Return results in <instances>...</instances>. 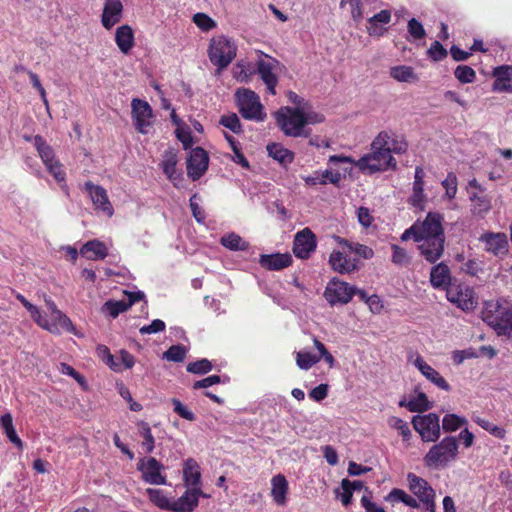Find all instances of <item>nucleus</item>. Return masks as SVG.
Here are the masks:
<instances>
[{
	"label": "nucleus",
	"instance_id": "obj_1",
	"mask_svg": "<svg viewBox=\"0 0 512 512\" xmlns=\"http://www.w3.org/2000/svg\"><path fill=\"white\" fill-rule=\"evenodd\" d=\"M482 319L498 335H509L512 331V309L500 300H490L484 303Z\"/></svg>",
	"mask_w": 512,
	"mask_h": 512
},
{
	"label": "nucleus",
	"instance_id": "obj_2",
	"mask_svg": "<svg viewBox=\"0 0 512 512\" xmlns=\"http://www.w3.org/2000/svg\"><path fill=\"white\" fill-rule=\"evenodd\" d=\"M458 441L453 436H447L438 444L433 445L424 456V462L427 467L441 468L446 467L454 461L458 455Z\"/></svg>",
	"mask_w": 512,
	"mask_h": 512
},
{
	"label": "nucleus",
	"instance_id": "obj_3",
	"mask_svg": "<svg viewBox=\"0 0 512 512\" xmlns=\"http://www.w3.org/2000/svg\"><path fill=\"white\" fill-rule=\"evenodd\" d=\"M237 54V45L230 38L219 35L210 40L208 56L218 72L227 68Z\"/></svg>",
	"mask_w": 512,
	"mask_h": 512
},
{
	"label": "nucleus",
	"instance_id": "obj_4",
	"mask_svg": "<svg viewBox=\"0 0 512 512\" xmlns=\"http://www.w3.org/2000/svg\"><path fill=\"white\" fill-rule=\"evenodd\" d=\"M278 126L286 136L307 137L309 131L305 129L301 108L282 107L275 113Z\"/></svg>",
	"mask_w": 512,
	"mask_h": 512
},
{
	"label": "nucleus",
	"instance_id": "obj_5",
	"mask_svg": "<svg viewBox=\"0 0 512 512\" xmlns=\"http://www.w3.org/2000/svg\"><path fill=\"white\" fill-rule=\"evenodd\" d=\"M355 164L360 171L368 174L397 168V162L392 155L387 153L384 148L376 149L372 146L371 152L363 155Z\"/></svg>",
	"mask_w": 512,
	"mask_h": 512
},
{
	"label": "nucleus",
	"instance_id": "obj_6",
	"mask_svg": "<svg viewBox=\"0 0 512 512\" xmlns=\"http://www.w3.org/2000/svg\"><path fill=\"white\" fill-rule=\"evenodd\" d=\"M236 97L239 112L245 119L260 122L266 118L260 98L254 91L245 88L238 89Z\"/></svg>",
	"mask_w": 512,
	"mask_h": 512
},
{
	"label": "nucleus",
	"instance_id": "obj_7",
	"mask_svg": "<svg viewBox=\"0 0 512 512\" xmlns=\"http://www.w3.org/2000/svg\"><path fill=\"white\" fill-rule=\"evenodd\" d=\"M412 424L424 442H436L440 438V419L436 413L416 415L412 418Z\"/></svg>",
	"mask_w": 512,
	"mask_h": 512
},
{
	"label": "nucleus",
	"instance_id": "obj_8",
	"mask_svg": "<svg viewBox=\"0 0 512 512\" xmlns=\"http://www.w3.org/2000/svg\"><path fill=\"white\" fill-rule=\"evenodd\" d=\"M163 464L154 457L140 458L137 463V470L141 472L144 482L151 485H165L166 476L162 473Z\"/></svg>",
	"mask_w": 512,
	"mask_h": 512
},
{
	"label": "nucleus",
	"instance_id": "obj_9",
	"mask_svg": "<svg viewBox=\"0 0 512 512\" xmlns=\"http://www.w3.org/2000/svg\"><path fill=\"white\" fill-rule=\"evenodd\" d=\"M356 293V287L347 282L333 278L326 286L324 296L327 302L334 306L336 304H347Z\"/></svg>",
	"mask_w": 512,
	"mask_h": 512
},
{
	"label": "nucleus",
	"instance_id": "obj_10",
	"mask_svg": "<svg viewBox=\"0 0 512 512\" xmlns=\"http://www.w3.org/2000/svg\"><path fill=\"white\" fill-rule=\"evenodd\" d=\"M278 65L279 62L275 58L263 53H261V57L256 62V71L266 85L267 91L272 95L276 94L278 77L275 70Z\"/></svg>",
	"mask_w": 512,
	"mask_h": 512
},
{
	"label": "nucleus",
	"instance_id": "obj_11",
	"mask_svg": "<svg viewBox=\"0 0 512 512\" xmlns=\"http://www.w3.org/2000/svg\"><path fill=\"white\" fill-rule=\"evenodd\" d=\"M446 297L449 302L455 304L463 311H471L477 305L474 291L466 285L454 284L447 289Z\"/></svg>",
	"mask_w": 512,
	"mask_h": 512
},
{
	"label": "nucleus",
	"instance_id": "obj_12",
	"mask_svg": "<svg viewBox=\"0 0 512 512\" xmlns=\"http://www.w3.org/2000/svg\"><path fill=\"white\" fill-rule=\"evenodd\" d=\"M132 119L136 130L142 134L147 133V128L153 123V111L147 101L135 98L131 102Z\"/></svg>",
	"mask_w": 512,
	"mask_h": 512
},
{
	"label": "nucleus",
	"instance_id": "obj_13",
	"mask_svg": "<svg viewBox=\"0 0 512 512\" xmlns=\"http://www.w3.org/2000/svg\"><path fill=\"white\" fill-rule=\"evenodd\" d=\"M209 155L201 147L192 149L186 161L187 175L193 181L200 179L208 169Z\"/></svg>",
	"mask_w": 512,
	"mask_h": 512
},
{
	"label": "nucleus",
	"instance_id": "obj_14",
	"mask_svg": "<svg viewBox=\"0 0 512 512\" xmlns=\"http://www.w3.org/2000/svg\"><path fill=\"white\" fill-rule=\"evenodd\" d=\"M443 217L439 213L429 212L423 221H416L418 240L445 237L442 227Z\"/></svg>",
	"mask_w": 512,
	"mask_h": 512
},
{
	"label": "nucleus",
	"instance_id": "obj_15",
	"mask_svg": "<svg viewBox=\"0 0 512 512\" xmlns=\"http://www.w3.org/2000/svg\"><path fill=\"white\" fill-rule=\"evenodd\" d=\"M316 244L315 234L309 228H304L295 235L293 253L297 258L307 259L315 251Z\"/></svg>",
	"mask_w": 512,
	"mask_h": 512
},
{
	"label": "nucleus",
	"instance_id": "obj_16",
	"mask_svg": "<svg viewBox=\"0 0 512 512\" xmlns=\"http://www.w3.org/2000/svg\"><path fill=\"white\" fill-rule=\"evenodd\" d=\"M372 147L376 149L384 148L387 153L392 155V153H405L408 145L402 137L395 136L387 131H382L372 141Z\"/></svg>",
	"mask_w": 512,
	"mask_h": 512
},
{
	"label": "nucleus",
	"instance_id": "obj_17",
	"mask_svg": "<svg viewBox=\"0 0 512 512\" xmlns=\"http://www.w3.org/2000/svg\"><path fill=\"white\" fill-rule=\"evenodd\" d=\"M84 188L89 194L95 209L108 217H112L114 209L109 201L107 191L102 186L94 185L92 182H86Z\"/></svg>",
	"mask_w": 512,
	"mask_h": 512
},
{
	"label": "nucleus",
	"instance_id": "obj_18",
	"mask_svg": "<svg viewBox=\"0 0 512 512\" xmlns=\"http://www.w3.org/2000/svg\"><path fill=\"white\" fill-rule=\"evenodd\" d=\"M127 296L126 300H109L104 303L102 311L116 318L120 313L127 311L134 303L144 300L145 294L142 291L124 292Z\"/></svg>",
	"mask_w": 512,
	"mask_h": 512
},
{
	"label": "nucleus",
	"instance_id": "obj_19",
	"mask_svg": "<svg viewBox=\"0 0 512 512\" xmlns=\"http://www.w3.org/2000/svg\"><path fill=\"white\" fill-rule=\"evenodd\" d=\"M418 243L420 255L429 263H436L444 253L445 237L426 238Z\"/></svg>",
	"mask_w": 512,
	"mask_h": 512
},
{
	"label": "nucleus",
	"instance_id": "obj_20",
	"mask_svg": "<svg viewBox=\"0 0 512 512\" xmlns=\"http://www.w3.org/2000/svg\"><path fill=\"white\" fill-rule=\"evenodd\" d=\"M206 497L201 487H187L184 494L178 499L173 498V512H192L199 502V497Z\"/></svg>",
	"mask_w": 512,
	"mask_h": 512
},
{
	"label": "nucleus",
	"instance_id": "obj_21",
	"mask_svg": "<svg viewBox=\"0 0 512 512\" xmlns=\"http://www.w3.org/2000/svg\"><path fill=\"white\" fill-rule=\"evenodd\" d=\"M479 241L485 244V250L495 256L505 255L508 252V240L504 233L486 232Z\"/></svg>",
	"mask_w": 512,
	"mask_h": 512
},
{
	"label": "nucleus",
	"instance_id": "obj_22",
	"mask_svg": "<svg viewBox=\"0 0 512 512\" xmlns=\"http://www.w3.org/2000/svg\"><path fill=\"white\" fill-rule=\"evenodd\" d=\"M430 283L433 288L445 291L454 285L452 284V275L447 264L440 262L431 268Z\"/></svg>",
	"mask_w": 512,
	"mask_h": 512
},
{
	"label": "nucleus",
	"instance_id": "obj_23",
	"mask_svg": "<svg viewBox=\"0 0 512 512\" xmlns=\"http://www.w3.org/2000/svg\"><path fill=\"white\" fill-rule=\"evenodd\" d=\"M495 81L492 85L494 92L512 93V65H501L493 69Z\"/></svg>",
	"mask_w": 512,
	"mask_h": 512
},
{
	"label": "nucleus",
	"instance_id": "obj_24",
	"mask_svg": "<svg viewBox=\"0 0 512 512\" xmlns=\"http://www.w3.org/2000/svg\"><path fill=\"white\" fill-rule=\"evenodd\" d=\"M407 480L409 483V489L418 498V502L435 498V491L425 479L415 475L414 473H409L407 475Z\"/></svg>",
	"mask_w": 512,
	"mask_h": 512
},
{
	"label": "nucleus",
	"instance_id": "obj_25",
	"mask_svg": "<svg viewBox=\"0 0 512 512\" xmlns=\"http://www.w3.org/2000/svg\"><path fill=\"white\" fill-rule=\"evenodd\" d=\"M424 170L422 167L415 168L414 182L412 187V194L408 199V203L419 209H424L426 202V195L424 194Z\"/></svg>",
	"mask_w": 512,
	"mask_h": 512
},
{
	"label": "nucleus",
	"instance_id": "obj_26",
	"mask_svg": "<svg viewBox=\"0 0 512 512\" xmlns=\"http://www.w3.org/2000/svg\"><path fill=\"white\" fill-rule=\"evenodd\" d=\"M415 367L421 372V374L436 385L438 388L449 391L451 386L449 383L440 375V373L431 367L421 356H417L414 360Z\"/></svg>",
	"mask_w": 512,
	"mask_h": 512
},
{
	"label": "nucleus",
	"instance_id": "obj_27",
	"mask_svg": "<svg viewBox=\"0 0 512 512\" xmlns=\"http://www.w3.org/2000/svg\"><path fill=\"white\" fill-rule=\"evenodd\" d=\"M122 11L123 5L120 0H105L101 19L102 25L106 29H111L121 21Z\"/></svg>",
	"mask_w": 512,
	"mask_h": 512
},
{
	"label": "nucleus",
	"instance_id": "obj_28",
	"mask_svg": "<svg viewBox=\"0 0 512 512\" xmlns=\"http://www.w3.org/2000/svg\"><path fill=\"white\" fill-rule=\"evenodd\" d=\"M358 260L351 258L340 251H333L329 257V263L332 269L340 274H346L357 268Z\"/></svg>",
	"mask_w": 512,
	"mask_h": 512
},
{
	"label": "nucleus",
	"instance_id": "obj_29",
	"mask_svg": "<svg viewBox=\"0 0 512 512\" xmlns=\"http://www.w3.org/2000/svg\"><path fill=\"white\" fill-rule=\"evenodd\" d=\"M391 21V11L384 9L373 15L368 19L367 32L370 36L381 37L383 36L387 28V25Z\"/></svg>",
	"mask_w": 512,
	"mask_h": 512
},
{
	"label": "nucleus",
	"instance_id": "obj_30",
	"mask_svg": "<svg viewBox=\"0 0 512 512\" xmlns=\"http://www.w3.org/2000/svg\"><path fill=\"white\" fill-rule=\"evenodd\" d=\"M183 480L186 487H201L200 466L193 458H188L184 462Z\"/></svg>",
	"mask_w": 512,
	"mask_h": 512
},
{
	"label": "nucleus",
	"instance_id": "obj_31",
	"mask_svg": "<svg viewBox=\"0 0 512 512\" xmlns=\"http://www.w3.org/2000/svg\"><path fill=\"white\" fill-rule=\"evenodd\" d=\"M259 263L262 267L268 270L278 271L290 266L292 263V258L287 253L261 255Z\"/></svg>",
	"mask_w": 512,
	"mask_h": 512
},
{
	"label": "nucleus",
	"instance_id": "obj_32",
	"mask_svg": "<svg viewBox=\"0 0 512 512\" xmlns=\"http://www.w3.org/2000/svg\"><path fill=\"white\" fill-rule=\"evenodd\" d=\"M45 303L49 312V316L52 320V323H49V325H55L57 329L54 333L59 332L58 326L67 331H70L73 328L71 320L57 308L54 301L50 298H46Z\"/></svg>",
	"mask_w": 512,
	"mask_h": 512
},
{
	"label": "nucleus",
	"instance_id": "obj_33",
	"mask_svg": "<svg viewBox=\"0 0 512 512\" xmlns=\"http://www.w3.org/2000/svg\"><path fill=\"white\" fill-rule=\"evenodd\" d=\"M115 42L122 53H129L134 46V33L132 28L129 25L118 27L115 33Z\"/></svg>",
	"mask_w": 512,
	"mask_h": 512
},
{
	"label": "nucleus",
	"instance_id": "obj_34",
	"mask_svg": "<svg viewBox=\"0 0 512 512\" xmlns=\"http://www.w3.org/2000/svg\"><path fill=\"white\" fill-rule=\"evenodd\" d=\"M271 495L278 505L286 503V494L288 492V482L284 475L277 474L271 479Z\"/></svg>",
	"mask_w": 512,
	"mask_h": 512
},
{
	"label": "nucleus",
	"instance_id": "obj_35",
	"mask_svg": "<svg viewBox=\"0 0 512 512\" xmlns=\"http://www.w3.org/2000/svg\"><path fill=\"white\" fill-rule=\"evenodd\" d=\"M81 254L89 260H102L107 256V247L99 240H91L83 245Z\"/></svg>",
	"mask_w": 512,
	"mask_h": 512
},
{
	"label": "nucleus",
	"instance_id": "obj_36",
	"mask_svg": "<svg viewBox=\"0 0 512 512\" xmlns=\"http://www.w3.org/2000/svg\"><path fill=\"white\" fill-rule=\"evenodd\" d=\"M16 298L23 304V306L30 312L31 317L33 320L42 328L50 331L55 332L57 329L55 325L50 326L49 321L46 319V317H43L40 313V310L30 303L23 295L17 294Z\"/></svg>",
	"mask_w": 512,
	"mask_h": 512
},
{
	"label": "nucleus",
	"instance_id": "obj_37",
	"mask_svg": "<svg viewBox=\"0 0 512 512\" xmlns=\"http://www.w3.org/2000/svg\"><path fill=\"white\" fill-rule=\"evenodd\" d=\"M390 77L401 83H414L418 81V76L411 66L396 65L390 68Z\"/></svg>",
	"mask_w": 512,
	"mask_h": 512
},
{
	"label": "nucleus",
	"instance_id": "obj_38",
	"mask_svg": "<svg viewBox=\"0 0 512 512\" xmlns=\"http://www.w3.org/2000/svg\"><path fill=\"white\" fill-rule=\"evenodd\" d=\"M267 151L270 157H272L283 166L291 164L294 160V153L284 148L279 143L269 144L267 146Z\"/></svg>",
	"mask_w": 512,
	"mask_h": 512
},
{
	"label": "nucleus",
	"instance_id": "obj_39",
	"mask_svg": "<svg viewBox=\"0 0 512 512\" xmlns=\"http://www.w3.org/2000/svg\"><path fill=\"white\" fill-rule=\"evenodd\" d=\"M0 427L11 443H13L19 449L23 448V442L17 435L14 428L13 417L11 413H5L0 417Z\"/></svg>",
	"mask_w": 512,
	"mask_h": 512
},
{
	"label": "nucleus",
	"instance_id": "obj_40",
	"mask_svg": "<svg viewBox=\"0 0 512 512\" xmlns=\"http://www.w3.org/2000/svg\"><path fill=\"white\" fill-rule=\"evenodd\" d=\"M33 144L39 154L44 165L57 160L52 147L40 135L33 137Z\"/></svg>",
	"mask_w": 512,
	"mask_h": 512
},
{
	"label": "nucleus",
	"instance_id": "obj_41",
	"mask_svg": "<svg viewBox=\"0 0 512 512\" xmlns=\"http://www.w3.org/2000/svg\"><path fill=\"white\" fill-rule=\"evenodd\" d=\"M146 494L149 500L160 509L172 511L173 498L168 497L163 490L148 488Z\"/></svg>",
	"mask_w": 512,
	"mask_h": 512
},
{
	"label": "nucleus",
	"instance_id": "obj_42",
	"mask_svg": "<svg viewBox=\"0 0 512 512\" xmlns=\"http://www.w3.org/2000/svg\"><path fill=\"white\" fill-rule=\"evenodd\" d=\"M177 162V155L173 150L165 151L163 155L162 168L163 172L171 181L180 179V174L176 171Z\"/></svg>",
	"mask_w": 512,
	"mask_h": 512
},
{
	"label": "nucleus",
	"instance_id": "obj_43",
	"mask_svg": "<svg viewBox=\"0 0 512 512\" xmlns=\"http://www.w3.org/2000/svg\"><path fill=\"white\" fill-rule=\"evenodd\" d=\"M220 243L231 251H245L249 248L248 242L233 232L221 237Z\"/></svg>",
	"mask_w": 512,
	"mask_h": 512
},
{
	"label": "nucleus",
	"instance_id": "obj_44",
	"mask_svg": "<svg viewBox=\"0 0 512 512\" xmlns=\"http://www.w3.org/2000/svg\"><path fill=\"white\" fill-rule=\"evenodd\" d=\"M386 500L392 503L394 502H402L406 506L411 508H419V502L411 495L407 494L404 490L394 488L389 494L386 496Z\"/></svg>",
	"mask_w": 512,
	"mask_h": 512
},
{
	"label": "nucleus",
	"instance_id": "obj_45",
	"mask_svg": "<svg viewBox=\"0 0 512 512\" xmlns=\"http://www.w3.org/2000/svg\"><path fill=\"white\" fill-rule=\"evenodd\" d=\"M432 407L431 402L428 400L424 392H416L407 402V409L410 412H424Z\"/></svg>",
	"mask_w": 512,
	"mask_h": 512
},
{
	"label": "nucleus",
	"instance_id": "obj_46",
	"mask_svg": "<svg viewBox=\"0 0 512 512\" xmlns=\"http://www.w3.org/2000/svg\"><path fill=\"white\" fill-rule=\"evenodd\" d=\"M137 426L140 436L143 437V442L141 444L143 450L145 453H152L155 448V439L152 435L149 424L145 421H140Z\"/></svg>",
	"mask_w": 512,
	"mask_h": 512
},
{
	"label": "nucleus",
	"instance_id": "obj_47",
	"mask_svg": "<svg viewBox=\"0 0 512 512\" xmlns=\"http://www.w3.org/2000/svg\"><path fill=\"white\" fill-rule=\"evenodd\" d=\"M467 424V419L456 414H446L442 420V428L445 432H454Z\"/></svg>",
	"mask_w": 512,
	"mask_h": 512
},
{
	"label": "nucleus",
	"instance_id": "obj_48",
	"mask_svg": "<svg viewBox=\"0 0 512 512\" xmlns=\"http://www.w3.org/2000/svg\"><path fill=\"white\" fill-rule=\"evenodd\" d=\"M473 421L496 438L503 439L506 435L504 428L499 427L484 418L475 416L473 417Z\"/></svg>",
	"mask_w": 512,
	"mask_h": 512
},
{
	"label": "nucleus",
	"instance_id": "obj_49",
	"mask_svg": "<svg viewBox=\"0 0 512 512\" xmlns=\"http://www.w3.org/2000/svg\"><path fill=\"white\" fill-rule=\"evenodd\" d=\"M340 243L342 245H344L345 247H347V249L352 252V253H355L356 255L364 258V259H370L373 257L374 255V252L373 250L366 246V245H362V244H359V243H351L349 242L348 240H345V239H341L340 240Z\"/></svg>",
	"mask_w": 512,
	"mask_h": 512
},
{
	"label": "nucleus",
	"instance_id": "obj_50",
	"mask_svg": "<svg viewBox=\"0 0 512 512\" xmlns=\"http://www.w3.org/2000/svg\"><path fill=\"white\" fill-rule=\"evenodd\" d=\"M320 361V357L310 352L299 351L296 353V363L300 369L308 370Z\"/></svg>",
	"mask_w": 512,
	"mask_h": 512
},
{
	"label": "nucleus",
	"instance_id": "obj_51",
	"mask_svg": "<svg viewBox=\"0 0 512 512\" xmlns=\"http://www.w3.org/2000/svg\"><path fill=\"white\" fill-rule=\"evenodd\" d=\"M392 258L391 261L397 266H407L411 262V256L408 252L397 244L391 245Z\"/></svg>",
	"mask_w": 512,
	"mask_h": 512
},
{
	"label": "nucleus",
	"instance_id": "obj_52",
	"mask_svg": "<svg viewBox=\"0 0 512 512\" xmlns=\"http://www.w3.org/2000/svg\"><path fill=\"white\" fill-rule=\"evenodd\" d=\"M454 75L456 79L462 84L472 83L476 78L475 71L468 65L457 66L454 71Z\"/></svg>",
	"mask_w": 512,
	"mask_h": 512
},
{
	"label": "nucleus",
	"instance_id": "obj_53",
	"mask_svg": "<svg viewBox=\"0 0 512 512\" xmlns=\"http://www.w3.org/2000/svg\"><path fill=\"white\" fill-rule=\"evenodd\" d=\"M388 425L391 428L396 429L399 432V434L403 437V440L410 439L411 430L408 426V423L406 421H404L403 419L398 418L396 416H391L388 419Z\"/></svg>",
	"mask_w": 512,
	"mask_h": 512
},
{
	"label": "nucleus",
	"instance_id": "obj_54",
	"mask_svg": "<svg viewBox=\"0 0 512 512\" xmlns=\"http://www.w3.org/2000/svg\"><path fill=\"white\" fill-rule=\"evenodd\" d=\"M491 209V200L488 196L482 195L478 201L472 204L471 212L475 216L484 217Z\"/></svg>",
	"mask_w": 512,
	"mask_h": 512
},
{
	"label": "nucleus",
	"instance_id": "obj_55",
	"mask_svg": "<svg viewBox=\"0 0 512 512\" xmlns=\"http://www.w3.org/2000/svg\"><path fill=\"white\" fill-rule=\"evenodd\" d=\"M219 123L225 128L231 130L233 133L239 134L242 132V125L239 117L235 113L222 115Z\"/></svg>",
	"mask_w": 512,
	"mask_h": 512
},
{
	"label": "nucleus",
	"instance_id": "obj_56",
	"mask_svg": "<svg viewBox=\"0 0 512 512\" xmlns=\"http://www.w3.org/2000/svg\"><path fill=\"white\" fill-rule=\"evenodd\" d=\"M186 356V348L182 345H172L164 352L163 358L168 361L182 362Z\"/></svg>",
	"mask_w": 512,
	"mask_h": 512
},
{
	"label": "nucleus",
	"instance_id": "obj_57",
	"mask_svg": "<svg viewBox=\"0 0 512 512\" xmlns=\"http://www.w3.org/2000/svg\"><path fill=\"white\" fill-rule=\"evenodd\" d=\"M407 30L414 41L423 39L426 36L423 25L415 18L408 21Z\"/></svg>",
	"mask_w": 512,
	"mask_h": 512
},
{
	"label": "nucleus",
	"instance_id": "obj_58",
	"mask_svg": "<svg viewBox=\"0 0 512 512\" xmlns=\"http://www.w3.org/2000/svg\"><path fill=\"white\" fill-rule=\"evenodd\" d=\"M212 370V363L208 359H201L187 365V371L193 374H206Z\"/></svg>",
	"mask_w": 512,
	"mask_h": 512
},
{
	"label": "nucleus",
	"instance_id": "obj_59",
	"mask_svg": "<svg viewBox=\"0 0 512 512\" xmlns=\"http://www.w3.org/2000/svg\"><path fill=\"white\" fill-rule=\"evenodd\" d=\"M457 177L453 172H449L447 177L442 182V186L445 188V195L448 199H453L457 193Z\"/></svg>",
	"mask_w": 512,
	"mask_h": 512
},
{
	"label": "nucleus",
	"instance_id": "obj_60",
	"mask_svg": "<svg viewBox=\"0 0 512 512\" xmlns=\"http://www.w3.org/2000/svg\"><path fill=\"white\" fill-rule=\"evenodd\" d=\"M193 22L203 31H209L216 27V22L204 13L195 14Z\"/></svg>",
	"mask_w": 512,
	"mask_h": 512
},
{
	"label": "nucleus",
	"instance_id": "obj_61",
	"mask_svg": "<svg viewBox=\"0 0 512 512\" xmlns=\"http://www.w3.org/2000/svg\"><path fill=\"white\" fill-rule=\"evenodd\" d=\"M48 172L55 178V180L59 183L65 182L66 173L62 168V164L59 160H55L48 165H45Z\"/></svg>",
	"mask_w": 512,
	"mask_h": 512
},
{
	"label": "nucleus",
	"instance_id": "obj_62",
	"mask_svg": "<svg viewBox=\"0 0 512 512\" xmlns=\"http://www.w3.org/2000/svg\"><path fill=\"white\" fill-rule=\"evenodd\" d=\"M301 114L304 119V126L308 124H318L324 121V116L313 111L309 104L301 111Z\"/></svg>",
	"mask_w": 512,
	"mask_h": 512
},
{
	"label": "nucleus",
	"instance_id": "obj_63",
	"mask_svg": "<svg viewBox=\"0 0 512 512\" xmlns=\"http://www.w3.org/2000/svg\"><path fill=\"white\" fill-rule=\"evenodd\" d=\"M428 55L434 61H441L447 56V50L439 41H435L428 49Z\"/></svg>",
	"mask_w": 512,
	"mask_h": 512
},
{
	"label": "nucleus",
	"instance_id": "obj_64",
	"mask_svg": "<svg viewBox=\"0 0 512 512\" xmlns=\"http://www.w3.org/2000/svg\"><path fill=\"white\" fill-rule=\"evenodd\" d=\"M172 404L174 406V412L177 413L183 419L194 421L195 415L185 405H183L178 399L173 398Z\"/></svg>",
	"mask_w": 512,
	"mask_h": 512
}]
</instances>
